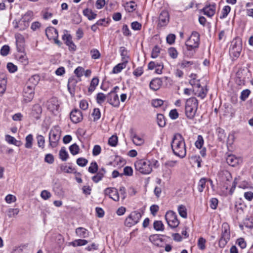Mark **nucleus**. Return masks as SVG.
Wrapping results in <instances>:
<instances>
[{
  "label": "nucleus",
  "instance_id": "1",
  "mask_svg": "<svg viewBox=\"0 0 253 253\" xmlns=\"http://www.w3.org/2000/svg\"><path fill=\"white\" fill-rule=\"evenodd\" d=\"M171 147L174 155L183 158L186 155V145L184 138L179 134H175L171 142Z\"/></svg>",
  "mask_w": 253,
  "mask_h": 253
},
{
  "label": "nucleus",
  "instance_id": "2",
  "mask_svg": "<svg viewBox=\"0 0 253 253\" xmlns=\"http://www.w3.org/2000/svg\"><path fill=\"white\" fill-rule=\"evenodd\" d=\"M39 81L40 77L38 75L33 76L29 79L23 89L24 101L28 103L33 100L35 95V89Z\"/></svg>",
  "mask_w": 253,
  "mask_h": 253
},
{
  "label": "nucleus",
  "instance_id": "3",
  "mask_svg": "<svg viewBox=\"0 0 253 253\" xmlns=\"http://www.w3.org/2000/svg\"><path fill=\"white\" fill-rule=\"evenodd\" d=\"M200 43V35L196 32L192 33L188 39L185 42L187 51L185 52V55L191 57L194 53L195 48L198 47Z\"/></svg>",
  "mask_w": 253,
  "mask_h": 253
},
{
  "label": "nucleus",
  "instance_id": "4",
  "mask_svg": "<svg viewBox=\"0 0 253 253\" xmlns=\"http://www.w3.org/2000/svg\"><path fill=\"white\" fill-rule=\"evenodd\" d=\"M198 106V100L192 97L187 99L185 103V115L189 119L194 118Z\"/></svg>",
  "mask_w": 253,
  "mask_h": 253
},
{
  "label": "nucleus",
  "instance_id": "5",
  "mask_svg": "<svg viewBox=\"0 0 253 253\" xmlns=\"http://www.w3.org/2000/svg\"><path fill=\"white\" fill-rule=\"evenodd\" d=\"M136 170L144 174L151 173L152 170V163L150 161L147 160H139L134 163Z\"/></svg>",
  "mask_w": 253,
  "mask_h": 253
},
{
  "label": "nucleus",
  "instance_id": "6",
  "mask_svg": "<svg viewBox=\"0 0 253 253\" xmlns=\"http://www.w3.org/2000/svg\"><path fill=\"white\" fill-rule=\"evenodd\" d=\"M61 129L59 126H53L49 133V145L54 148L58 145L61 135Z\"/></svg>",
  "mask_w": 253,
  "mask_h": 253
},
{
  "label": "nucleus",
  "instance_id": "7",
  "mask_svg": "<svg viewBox=\"0 0 253 253\" xmlns=\"http://www.w3.org/2000/svg\"><path fill=\"white\" fill-rule=\"evenodd\" d=\"M230 237L229 226L227 223H223L222 225V233L219 241V246L221 248L225 247Z\"/></svg>",
  "mask_w": 253,
  "mask_h": 253
},
{
  "label": "nucleus",
  "instance_id": "8",
  "mask_svg": "<svg viewBox=\"0 0 253 253\" xmlns=\"http://www.w3.org/2000/svg\"><path fill=\"white\" fill-rule=\"evenodd\" d=\"M141 217V213L137 211L131 212L126 218L125 221V226L130 227L136 224Z\"/></svg>",
  "mask_w": 253,
  "mask_h": 253
},
{
  "label": "nucleus",
  "instance_id": "9",
  "mask_svg": "<svg viewBox=\"0 0 253 253\" xmlns=\"http://www.w3.org/2000/svg\"><path fill=\"white\" fill-rule=\"evenodd\" d=\"M165 218L168 224L171 228H176L179 224V221L177 219L176 213L172 211L167 212L165 215Z\"/></svg>",
  "mask_w": 253,
  "mask_h": 253
},
{
  "label": "nucleus",
  "instance_id": "10",
  "mask_svg": "<svg viewBox=\"0 0 253 253\" xmlns=\"http://www.w3.org/2000/svg\"><path fill=\"white\" fill-rule=\"evenodd\" d=\"M16 40L17 51H22L25 49V39L21 34L17 33L14 36Z\"/></svg>",
  "mask_w": 253,
  "mask_h": 253
},
{
  "label": "nucleus",
  "instance_id": "11",
  "mask_svg": "<svg viewBox=\"0 0 253 253\" xmlns=\"http://www.w3.org/2000/svg\"><path fill=\"white\" fill-rule=\"evenodd\" d=\"M59 104L56 98H52L47 102V109L54 115L58 112Z\"/></svg>",
  "mask_w": 253,
  "mask_h": 253
},
{
  "label": "nucleus",
  "instance_id": "12",
  "mask_svg": "<svg viewBox=\"0 0 253 253\" xmlns=\"http://www.w3.org/2000/svg\"><path fill=\"white\" fill-rule=\"evenodd\" d=\"M104 194L109 197L115 201H118L120 199L118 190L114 187L107 188L104 190Z\"/></svg>",
  "mask_w": 253,
  "mask_h": 253
},
{
  "label": "nucleus",
  "instance_id": "13",
  "mask_svg": "<svg viewBox=\"0 0 253 253\" xmlns=\"http://www.w3.org/2000/svg\"><path fill=\"white\" fill-rule=\"evenodd\" d=\"M107 100L114 107H118L120 104L118 95L114 91H111L107 95Z\"/></svg>",
  "mask_w": 253,
  "mask_h": 253
},
{
  "label": "nucleus",
  "instance_id": "14",
  "mask_svg": "<svg viewBox=\"0 0 253 253\" xmlns=\"http://www.w3.org/2000/svg\"><path fill=\"white\" fill-rule=\"evenodd\" d=\"M63 33L62 40L65 41L66 44L69 46L70 49L75 50L76 46L72 42L71 36L68 33V31L66 30L63 31Z\"/></svg>",
  "mask_w": 253,
  "mask_h": 253
},
{
  "label": "nucleus",
  "instance_id": "15",
  "mask_svg": "<svg viewBox=\"0 0 253 253\" xmlns=\"http://www.w3.org/2000/svg\"><path fill=\"white\" fill-rule=\"evenodd\" d=\"M71 120L74 123H78L83 119L82 112L78 109H74L70 113Z\"/></svg>",
  "mask_w": 253,
  "mask_h": 253
},
{
  "label": "nucleus",
  "instance_id": "16",
  "mask_svg": "<svg viewBox=\"0 0 253 253\" xmlns=\"http://www.w3.org/2000/svg\"><path fill=\"white\" fill-rule=\"evenodd\" d=\"M169 21V15L167 11H163L159 16L158 25L161 27L166 26Z\"/></svg>",
  "mask_w": 253,
  "mask_h": 253
},
{
  "label": "nucleus",
  "instance_id": "17",
  "mask_svg": "<svg viewBox=\"0 0 253 253\" xmlns=\"http://www.w3.org/2000/svg\"><path fill=\"white\" fill-rule=\"evenodd\" d=\"M16 58L18 61L24 65H27L29 63L28 58L25 52V49L22 51H17Z\"/></svg>",
  "mask_w": 253,
  "mask_h": 253
},
{
  "label": "nucleus",
  "instance_id": "18",
  "mask_svg": "<svg viewBox=\"0 0 253 253\" xmlns=\"http://www.w3.org/2000/svg\"><path fill=\"white\" fill-rule=\"evenodd\" d=\"M193 91L196 95L203 99L207 95L208 89L206 87L201 86L200 84L197 87H194Z\"/></svg>",
  "mask_w": 253,
  "mask_h": 253
},
{
  "label": "nucleus",
  "instance_id": "19",
  "mask_svg": "<svg viewBox=\"0 0 253 253\" xmlns=\"http://www.w3.org/2000/svg\"><path fill=\"white\" fill-rule=\"evenodd\" d=\"M226 162L229 165L235 167L241 162V160L234 155H229L226 158Z\"/></svg>",
  "mask_w": 253,
  "mask_h": 253
},
{
  "label": "nucleus",
  "instance_id": "20",
  "mask_svg": "<svg viewBox=\"0 0 253 253\" xmlns=\"http://www.w3.org/2000/svg\"><path fill=\"white\" fill-rule=\"evenodd\" d=\"M42 112V109L41 106L39 104H35L33 106L31 115L34 118L38 120L41 118Z\"/></svg>",
  "mask_w": 253,
  "mask_h": 253
},
{
  "label": "nucleus",
  "instance_id": "21",
  "mask_svg": "<svg viewBox=\"0 0 253 253\" xmlns=\"http://www.w3.org/2000/svg\"><path fill=\"white\" fill-rule=\"evenodd\" d=\"M45 34L50 40L58 37V31L53 27L47 28L45 30Z\"/></svg>",
  "mask_w": 253,
  "mask_h": 253
},
{
  "label": "nucleus",
  "instance_id": "22",
  "mask_svg": "<svg viewBox=\"0 0 253 253\" xmlns=\"http://www.w3.org/2000/svg\"><path fill=\"white\" fill-rule=\"evenodd\" d=\"M150 241L156 246H162L163 244V239L158 235H152L149 237Z\"/></svg>",
  "mask_w": 253,
  "mask_h": 253
},
{
  "label": "nucleus",
  "instance_id": "23",
  "mask_svg": "<svg viewBox=\"0 0 253 253\" xmlns=\"http://www.w3.org/2000/svg\"><path fill=\"white\" fill-rule=\"evenodd\" d=\"M204 14L210 17L212 16L215 12V5H209L205 6L203 9Z\"/></svg>",
  "mask_w": 253,
  "mask_h": 253
},
{
  "label": "nucleus",
  "instance_id": "24",
  "mask_svg": "<svg viewBox=\"0 0 253 253\" xmlns=\"http://www.w3.org/2000/svg\"><path fill=\"white\" fill-rule=\"evenodd\" d=\"M7 80L5 76L0 75V96H2L5 91L6 88Z\"/></svg>",
  "mask_w": 253,
  "mask_h": 253
},
{
  "label": "nucleus",
  "instance_id": "25",
  "mask_svg": "<svg viewBox=\"0 0 253 253\" xmlns=\"http://www.w3.org/2000/svg\"><path fill=\"white\" fill-rule=\"evenodd\" d=\"M232 177L231 175L228 171H225L223 172V176L222 177V181H224L226 179L225 183L224 185L226 189L228 188V186L230 185L231 180Z\"/></svg>",
  "mask_w": 253,
  "mask_h": 253
},
{
  "label": "nucleus",
  "instance_id": "26",
  "mask_svg": "<svg viewBox=\"0 0 253 253\" xmlns=\"http://www.w3.org/2000/svg\"><path fill=\"white\" fill-rule=\"evenodd\" d=\"M162 85V81L159 78H156L151 81L150 83V87L153 90H157Z\"/></svg>",
  "mask_w": 253,
  "mask_h": 253
},
{
  "label": "nucleus",
  "instance_id": "27",
  "mask_svg": "<svg viewBox=\"0 0 253 253\" xmlns=\"http://www.w3.org/2000/svg\"><path fill=\"white\" fill-rule=\"evenodd\" d=\"M171 174L172 170L168 167L163 165L162 168L163 177L165 179L169 180L171 177Z\"/></svg>",
  "mask_w": 253,
  "mask_h": 253
},
{
  "label": "nucleus",
  "instance_id": "28",
  "mask_svg": "<svg viewBox=\"0 0 253 253\" xmlns=\"http://www.w3.org/2000/svg\"><path fill=\"white\" fill-rule=\"evenodd\" d=\"M127 63V61L124 60L121 63H119L116 65L113 69L112 73L113 74H118L122 71V70L125 68Z\"/></svg>",
  "mask_w": 253,
  "mask_h": 253
},
{
  "label": "nucleus",
  "instance_id": "29",
  "mask_svg": "<svg viewBox=\"0 0 253 253\" xmlns=\"http://www.w3.org/2000/svg\"><path fill=\"white\" fill-rule=\"evenodd\" d=\"M76 234L80 237L85 238L88 236L87 230L83 227H78L76 229Z\"/></svg>",
  "mask_w": 253,
  "mask_h": 253
},
{
  "label": "nucleus",
  "instance_id": "30",
  "mask_svg": "<svg viewBox=\"0 0 253 253\" xmlns=\"http://www.w3.org/2000/svg\"><path fill=\"white\" fill-rule=\"evenodd\" d=\"M99 83V80L97 78H93L90 84V85L88 88V92L91 94L96 88V87L98 85Z\"/></svg>",
  "mask_w": 253,
  "mask_h": 253
},
{
  "label": "nucleus",
  "instance_id": "31",
  "mask_svg": "<svg viewBox=\"0 0 253 253\" xmlns=\"http://www.w3.org/2000/svg\"><path fill=\"white\" fill-rule=\"evenodd\" d=\"M195 65L193 61L183 60L181 63L178 64L179 67L182 69H189L192 65Z\"/></svg>",
  "mask_w": 253,
  "mask_h": 253
},
{
  "label": "nucleus",
  "instance_id": "32",
  "mask_svg": "<svg viewBox=\"0 0 253 253\" xmlns=\"http://www.w3.org/2000/svg\"><path fill=\"white\" fill-rule=\"evenodd\" d=\"M88 241L84 239H77L70 243V244L74 247L82 246L86 245Z\"/></svg>",
  "mask_w": 253,
  "mask_h": 253
},
{
  "label": "nucleus",
  "instance_id": "33",
  "mask_svg": "<svg viewBox=\"0 0 253 253\" xmlns=\"http://www.w3.org/2000/svg\"><path fill=\"white\" fill-rule=\"evenodd\" d=\"M78 81H81V79L78 81L74 77H71L69 78L68 84V88L69 90L74 89Z\"/></svg>",
  "mask_w": 253,
  "mask_h": 253
},
{
  "label": "nucleus",
  "instance_id": "34",
  "mask_svg": "<svg viewBox=\"0 0 253 253\" xmlns=\"http://www.w3.org/2000/svg\"><path fill=\"white\" fill-rule=\"evenodd\" d=\"M178 213L180 216L184 218H187V209L186 207L182 205H179L178 207Z\"/></svg>",
  "mask_w": 253,
  "mask_h": 253
},
{
  "label": "nucleus",
  "instance_id": "35",
  "mask_svg": "<svg viewBox=\"0 0 253 253\" xmlns=\"http://www.w3.org/2000/svg\"><path fill=\"white\" fill-rule=\"evenodd\" d=\"M84 15L87 17L89 20L94 19L96 18L97 14L94 13L91 10L86 9L83 11Z\"/></svg>",
  "mask_w": 253,
  "mask_h": 253
},
{
  "label": "nucleus",
  "instance_id": "36",
  "mask_svg": "<svg viewBox=\"0 0 253 253\" xmlns=\"http://www.w3.org/2000/svg\"><path fill=\"white\" fill-rule=\"evenodd\" d=\"M242 49V47L238 48H234V47H231L230 49V54L231 55H233L234 57L237 58L238 57L241 52Z\"/></svg>",
  "mask_w": 253,
  "mask_h": 253
},
{
  "label": "nucleus",
  "instance_id": "37",
  "mask_svg": "<svg viewBox=\"0 0 253 253\" xmlns=\"http://www.w3.org/2000/svg\"><path fill=\"white\" fill-rule=\"evenodd\" d=\"M59 157L63 161H65L67 160L68 157V154L66 150L65 147L61 148L59 151Z\"/></svg>",
  "mask_w": 253,
  "mask_h": 253
},
{
  "label": "nucleus",
  "instance_id": "38",
  "mask_svg": "<svg viewBox=\"0 0 253 253\" xmlns=\"http://www.w3.org/2000/svg\"><path fill=\"white\" fill-rule=\"evenodd\" d=\"M33 138L32 134H29L26 137L25 146L27 148H31L33 145Z\"/></svg>",
  "mask_w": 253,
  "mask_h": 253
},
{
  "label": "nucleus",
  "instance_id": "39",
  "mask_svg": "<svg viewBox=\"0 0 253 253\" xmlns=\"http://www.w3.org/2000/svg\"><path fill=\"white\" fill-rule=\"evenodd\" d=\"M231 47H238V48L242 47V42L241 40L239 38L234 39L232 42Z\"/></svg>",
  "mask_w": 253,
  "mask_h": 253
},
{
  "label": "nucleus",
  "instance_id": "40",
  "mask_svg": "<svg viewBox=\"0 0 253 253\" xmlns=\"http://www.w3.org/2000/svg\"><path fill=\"white\" fill-rule=\"evenodd\" d=\"M5 140L9 144H14L16 146L19 145V143L20 142L16 140L14 137L10 135H6L5 136Z\"/></svg>",
  "mask_w": 253,
  "mask_h": 253
},
{
  "label": "nucleus",
  "instance_id": "41",
  "mask_svg": "<svg viewBox=\"0 0 253 253\" xmlns=\"http://www.w3.org/2000/svg\"><path fill=\"white\" fill-rule=\"evenodd\" d=\"M161 48L158 45H156L152 49L151 53V57L153 58H156L159 56L160 53Z\"/></svg>",
  "mask_w": 253,
  "mask_h": 253
},
{
  "label": "nucleus",
  "instance_id": "42",
  "mask_svg": "<svg viewBox=\"0 0 253 253\" xmlns=\"http://www.w3.org/2000/svg\"><path fill=\"white\" fill-rule=\"evenodd\" d=\"M36 138L39 147L43 149L44 147L45 143V139L44 137L42 135H38Z\"/></svg>",
  "mask_w": 253,
  "mask_h": 253
},
{
  "label": "nucleus",
  "instance_id": "43",
  "mask_svg": "<svg viewBox=\"0 0 253 253\" xmlns=\"http://www.w3.org/2000/svg\"><path fill=\"white\" fill-rule=\"evenodd\" d=\"M168 53L169 56L172 59H176L178 56V52L174 47H170L168 49Z\"/></svg>",
  "mask_w": 253,
  "mask_h": 253
},
{
  "label": "nucleus",
  "instance_id": "44",
  "mask_svg": "<svg viewBox=\"0 0 253 253\" xmlns=\"http://www.w3.org/2000/svg\"><path fill=\"white\" fill-rule=\"evenodd\" d=\"M69 150L73 155H75L79 153L80 148L78 145L75 143L70 146Z\"/></svg>",
  "mask_w": 253,
  "mask_h": 253
},
{
  "label": "nucleus",
  "instance_id": "45",
  "mask_svg": "<svg viewBox=\"0 0 253 253\" xmlns=\"http://www.w3.org/2000/svg\"><path fill=\"white\" fill-rule=\"evenodd\" d=\"M106 99H107V95H105L103 93H98L97 94L96 101L98 104H102Z\"/></svg>",
  "mask_w": 253,
  "mask_h": 253
},
{
  "label": "nucleus",
  "instance_id": "46",
  "mask_svg": "<svg viewBox=\"0 0 253 253\" xmlns=\"http://www.w3.org/2000/svg\"><path fill=\"white\" fill-rule=\"evenodd\" d=\"M207 180L206 178H201L198 183V190L202 192L206 187Z\"/></svg>",
  "mask_w": 253,
  "mask_h": 253
},
{
  "label": "nucleus",
  "instance_id": "47",
  "mask_svg": "<svg viewBox=\"0 0 253 253\" xmlns=\"http://www.w3.org/2000/svg\"><path fill=\"white\" fill-rule=\"evenodd\" d=\"M103 176L104 172H102L101 171H99L96 175L92 177V179L94 182L97 183L102 179Z\"/></svg>",
  "mask_w": 253,
  "mask_h": 253
},
{
  "label": "nucleus",
  "instance_id": "48",
  "mask_svg": "<svg viewBox=\"0 0 253 253\" xmlns=\"http://www.w3.org/2000/svg\"><path fill=\"white\" fill-rule=\"evenodd\" d=\"M98 170V166L95 162H92L88 168V171L91 173H95Z\"/></svg>",
  "mask_w": 253,
  "mask_h": 253
},
{
  "label": "nucleus",
  "instance_id": "49",
  "mask_svg": "<svg viewBox=\"0 0 253 253\" xmlns=\"http://www.w3.org/2000/svg\"><path fill=\"white\" fill-rule=\"evenodd\" d=\"M230 10H231V8L229 6H228V5L225 6L222 10L221 14L220 16V18H224L225 17H226L227 16V15L228 14V13L230 12Z\"/></svg>",
  "mask_w": 253,
  "mask_h": 253
},
{
  "label": "nucleus",
  "instance_id": "50",
  "mask_svg": "<svg viewBox=\"0 0 253 253\" xmlns=\"http://www.w3.org/2000/svg\"><path fill=\"white\" fill-rule=\"evenodd\" d=\"M250 93H251V91L249 89H246L243 90L241 92L240 99L243 101H245L247 99V98L248 97V96H249Z\"/></svg>",
  "mask_w": 253,
  "mask_h": 253
},
{
  "label": "nucleus",
  "instance_id": "51",
  "mask_svg": "<svg viewBox=\"0 0 253 253\" xmlns=\"http://www.w3.org/2000/svg\"><path fill=\"white\" fill-rule=\"evenodd\" d=\"M154 228L157 231H162L164 229V225L161 221H156L154 223Z\"/></svg>",
  "mask_w": 253,
  "mask_h": 253
},
{
  "label": "nucleus",
  "instance_id": "52",
  "mask_svg": "<svg viewBox=\"0 0 253 253\" xmlns=\"http://www.w3.org/2000/svg\"><path fill=\"white\" fill-rule=\"evenodd\" d=\"M84 72V69L80 66L77 67L74 71V74L79 78H80L81 77L83 76Z\"/></svg>",
  "mask_w": 253,
  "mask_h": 253
},
{
  "label": "nucleus",
  "instance_id": "53",
  "mask_svg": "<svg viewBox=\"0 0 253 253\" xmlns=\"http://www.w3.org/2000/svg\"><path fill=\"white\" fill-rule=\"evenodd\" d=\"M206 243V240L203 238V237H200L198 239V247L199 249L201 250H204L206 248L205 244Z\"/></svg>",
  "mask_w": 253,
  "mask_h": 253
},
{
  "label": "nucleus",
  "instance_id": "54",
  "mask_svg": "<svg viewBox=\"0 0 253 253\" xmlns=\"http://www.w3.org/2000/svg\"><path fill=\"white\" fill-rule=\"evenodd\" d=\"M216 133L217 134L218 138L220 141L223 140L225 138V135L224 130L223 129L220 127L217 128L216 129Z\"/></svg>",
  "mask_w": 253,
  "mask_h": 253
},
{
  "label": "nucleus",
  "instance_id": "55",
  "mask_svg": "<svg viewBox=\"0 0 253 253\" xmlns=\"http://www.w3.org/2000/svg\"><path fill=\"white\" fill-rule=\"evenodd\" d=\"M120 52L123 62L124 61V60L128 61V57L127 55V52L126 49L124 47H121L120 48Z\"/></svg>",
  "mask_w": 253,
  "mask_h": 253
},
{
  "label": "nucleus",
  "instance_id": "56",
  "mask_svg": "<svg viewBox=\"0 0 253 253\" xmlns=\"http://www.w3.org/2000/svg\"><path fill=\"white\" fill-rule=\"evenodd\" d=\"M164 103V101L160 99H155L152 100V105L155 107H159L161 106Z\"/></svg>",
  "mask_w": 253,
  "mask_h": 253
},
{
  "label": "nucleus",
  "instance_id": "57",
  "mask_svg": "<svg viewBox=\"0 0 253 253\" xmlns=\"http://www.w3.org/2000/svg\"><path fill=\"white\" fill-rule=\"evenodd\" d=\"M19 212L18 209H9L7 211V215L9 217L11 218L17 215Z\"/></svg>",
  "mask_w": 253,
  "mask_h": 253
},
{
  "label": "nucleus",
  "instance_id": "58",
  "mask_svg": "<svg viewBox=\"0 0 253 253\" xmlns=\"http://www.w3.org/2000/svg\"><path fill=\"white\" fill-rule=\"evenodd\" d=\"M132 141L136 145H141L144 143V140L141 137L137 135L133 136Z\"/></svg>",
  "mask_w": 253,
  "mask_h": 253
},
{
  "label": "nucleus",
  "instance_id": "59",
  "mask_svg": "<svg viewBox=\"0 0 253 253\" xmlns=\"http://www.w3.org/2000/svg\"><path fill=\"white\" fill-rule=\"evenodd\" d=\"M118 143V137L116 135H112L108 140V144L111 146H115Z\"/></svg>",
  "mask_w": 253,
  "mask_h": 253
},
{
  "label": "nucleus",
  "instance_id": "60",
  "mask_svg": "<svg viewBox=\"0 0 253 253\" xmlns=\"http://www.w3.org/2000/svg\"><path fill=\"white\" fill-rule=\"evenodd\" d=\"M91 58L93 59H98L100 57L99 51L96 49H92L90 50Z\"/></svg>",
  "mask_w": 253,
  "mask_h": 253
},
{
  "label": "nucleus",
  "instance_id": "61",
  "mask_svg": "<svg viewBox=\"0 0 253 253\" xmlns=\"http://www.w3.org/2000/svg\"><path fill=\"white\" fill-rule=\"evenodd\" d=\"M10 47L7 45H3L0 49V54L2 56H6L9 52Z\"/></svg>",
  "mask_w": 253,
  "mask_h": 253
},
{
  "label": "nucleus",
  "instance_id": "62",
  "mask_svg": "<svg viewBox=\"0 0 253 253\" xmlns=\"http://www.w3.org/2000/svg\"><path fill=\"white\" fill-rule=\"evenodd\" d=\"M6 202L8 204L14 203L16 201V198L12 194H8L5 198Z\"/></svg>",
  "mask_w": 253,
  "mask_h": 253
},
{
  "label": "nucleus",
  "instance_id": "63",
  "mask_svg": "<svg viewBox=\"0 0 253 253\" xmlns=\"http://www.w3.org/2000/svg\"><path fill=\"white\" fill-rule=\"evenodd\" d=\"M7 68L10 73H14L17 70V67L12 63L9 62L7 64Z\"/></svg>",
  "mask_w": 253,
  "mask_h": 253
},
{
  "label": "nucleus",
  "instance_id": "64",
  "mask_svg": "<svg viewBox=\"0 0 253 253\" xmlns=\"http://www.w3.org/2000/svg\"><path fill=\"white\" fill-rule=\"evenodd\" d=\"M92 115L94 121L98 120L100 119L101 116L100 110L98 108L94 109Z\"/></svg>",
  "mask_w": 253,
  "mask_h": 253
}]
</instances>
